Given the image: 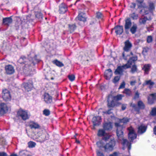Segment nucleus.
I'll return each mask as SVG.
<instances>
[{"label": "nucleus", "instance_id": "nucleus-3", "mask_svg": "<svg viewBox=\"0 0 156 156\" xmlns=\"http://www.w3.org/2000/svg\"><path fill=\"white\" fill-rule=\"evenodd\" d=\"M17 116L21 118L23 120H26L29 119L30 116V113L27 111L20 109L17 112Z\"/></svg>", "mask_w": 156, "mask_h": 156}, {"label": "nucleus", "instance_id": "nucleus-17", "mask_svg": "<svg viewBox=\"0 0 156 156\" xmlns=\"http://www.w3.org/2000/svg\"><path fill=\"white\" fill-rule=\"evenodd\" d=\"M151 20L150 17H147V16H142L140 19L139 20V23L141 24H145L147 21Z\"/></svg>", "mask_w": 156, "mask_h": 156}, {"label": "nucleus", "instance_id": "nucleus-28", "mask_svg": "<svg viewBox=\"0 0 156 156\" xmlns=\"http://www.w3.org/2000/svg\"><path fill=\"white\" fill-rule=\"evenodd\" d=\"M150 65L149 64L145 65H144L143 69L145 71V73L146 74L148 73V71H149Z\"/></svg>", "mask_w": 156, "mask_h": 156}, {"label": "nucleus", "instance_id": "nucleus-12", "mask_svg": "<svg viewBox=\"0 0 156 156\" xmlns=\"http://www.w3.org/2000/svg\"><path fill=\"white\" fill-rule=\"evenodd\" d=\"M6 73L8 74H12L14 72V69L11 65H8L5 67Z\"/></svg>", "mask_w": 156, "mask_h": 156}, {"label": "nucleus", "instance_id": "nucleus-45", "mask_svg": "<svg viewBox=\"0 0 156 156\" xmlns=\"http://www.w3.org/2000/svg\"><path fill=\"white\" fill-rule=\"evenodd\" d=\"M153 40L152 37L151 36H149L147 37V42L148 43L151 42Z\"/></svg>", "mask_w": 156, "mask_h": 156}, {"label": "nucleus", "instance_id": "nucleus-35", "mask_svg": "<svg viewBox=\"0 0 156 156\" xmlns=\"http://www.w3.org/2000/svg\"><path fill=\"white\" fill-rule=\"evenodd\" d=\"M123 93L125 94L127 96H129L131 94V91L129 89H125Z\"/></svg>", "mask_w": 156, "mask_h": 156}, {"label": "nucleus", "instance_id": "nucleus-30", "mask_svg": "<svg viewBox=\"0 0 156 156\" xmlns=\"http://www.w3.org/2000/svg\"><path fill=\"white\" fill-rule=\"evenodd\" d=\"M130 16L133 20H137L138 18V15L133 12L130 15Z\"/></svg>", "mask_w": 156, "mask_h": 156}, {"label": "nucleus", "instance_id": "nucleus-9", "mask_svg": "<svg viewBox=\"0 0 156 156\" xmlns=\"http://www.w3.org/2000/svg\"><path fill=\"white\" fill-rule=\"evenodd\" d=\"M44 99L45 103H51L52 102V98L48 94L45 93L44 95Z\"/></svg>", "mask_w": 156, "mask_h": 156}, {"label": "nucleus", "instance_id": "nucleus-51", "mask_svg": "<svg viewBox=\"0 0 156 156\" xmlns=\"http://www.w3.org/2000/svg\"><path fill=\"white\" fill-rule=\"evenodd\" d=\"M0 156H7V154L5 152H0Z\"/></svg>", "mask_w": 156, "mask_h": 156}, {"label": "nucleus", "instance_id": "nucleus-27", "mask_svg": "<svg viewBox=\"0 0 156 156\" xmlns=\"http://www.w3.org/2000/svg\"><path fill=\"white\" fill-rule=\"evenodd\" d=\"M137 29V26L136 24H134L130 29V31L132 34H134L135 33Z\"/></svg>", "mask_w": 156, "mask_h": 156}, {"label": "nucleus", "instance_id": "nucleus-57", "mask_svg": "<svg viewBox=\"0 0 156 156\" xmlns=\"http://www.w3.org/2000/svg\"><path fill=\"white\" fill-rule=\"evenodd\" d=\"M132 6H131V7L132 8H135L136 6V4L134 3H132Z\"/></svg>", "mask_w": 156, "mask_h": 156}, {"label": "nucleus", "instance_id": "nucleus-49", "mask_svg": "<svg viewBox=\"0 0 156 156\" xmlns=\"http://www.w3.org/2000/svg\"><path fill=\"white\" fill-rule=\"evenodd\" d=\"M119 153L117 152H114L113 153L110 154L109 156H119Z\"/></svg>", "mask_w": 156, "mask_h": 156}, {"label": "nucleus", "instance_id": "nucleus-21", "mask_svg": "<svg viewBox=\"0 0 156 156\" xmlns=\"http://www.w3.org/2000/svg\"><path fill=\"white\" fill-rule=\"evenodd\" d=\"M131 25V22L129 18H128L125 21V28L126 30L129 29Z\"/></svg>", "mask_w": 156, "mask_h": 156}, {"label": "nucleus", "instance_id": "nucleus-18", "mask_svg": "<svg viewBox=\"0 0 156 156\" xmlns=\"http://www.w3.org/2000/svg\"><path fill=\"white\" fill-rule=\"evenodd\" d=\"M154 84V82L152 81L151 80H149L145 81L144 83H143V85L144 86L147 85L151 88L152 87Z\"/></svg>", "mask_w": 156, "mask_h": 156}, {"label": "nucleus", "instance_id": "nucleus-43", "mask_svg": "<svg viewBox=\"0 0 156 156\" xmlns=\"http://www.w3.org/2000/svg\"><path fill=\"white\" fill-rule=\"evenodd\" d=\"M120 78L119 76H117L115 77L113 80V82L115 83H116L119 80Z\"/></svg>", "mask_w": 156, "mask_h": 156}, {"label": "nucleus", "instance_id": "nucleus-44", "mask_svg": "<svg viewBox=\"0 0 156 156\" xmlns=\"http://www.w3.org/2000/svg\"><path fill=\"white\" fill-rule=\"evenodd\" d=\"M43 114L46 116H48L50 114V111L48 109H45L43 112Z\"/></svg>", "mask_w": 156, "mask_h": 156}, {"label": "nucleus", "instance_id": "nucleus-59", "mask_svg": "<svg viewBox=\"0 0 156 156\" xmlns=\"http://www.w3.org/2000/svg\"><path fill=\"white\" fill-rule=\"evenodd\" d=\"M20 154L21 155H22L23 154H24L25 153V151H20Z\"/></svg>", "mask_w": 156, "mask_h": 156}, {"label": "nucleus", "instance_id": "nucleus-15", "mask_svg": "<svg viewBox=\"0 0 156 156\" xmlns=\"http://www.w3.org/2000/svg\"><path fill=\"white\" fill-rule=\"evenodd\" d=\"M114 29L115 30V32L117 34H121L123 32V28L122 26H117L112 29V31Z\"/></svg>", "mask_w": 156, "mask_h": 156}, {"label": "nucleus", "instance_id": "nucleus-29", "mask_svg": "<svg viewBox=\"0 0 156 156\" xmlns=\"http://www.w3.org/2000/svg\"><path fill=\"white\" fill-rule=\"evenodd\" d=\"M114 100V99L112 101L110 102L108 99V106L109 107H113L116 105L115 103Z\"/></svg>", "mask_w": 156, "mask_h": 156}, {"label": "nucleus", "instance_id": "nucleus-54", "mask_svg": "<svg viewBox=\"0 0 156 156\" xmlns=\"http://www.w3.org/2000/svg\"><path fill=\"white\" fill-rule=\"evenodd\" d=\"M103 113L105 114H110L111 113V109L108 110V111L104 112Z\"/></svg>", "mask_w": 156, "mask_h": 156}, {"label": "nucleus", "instance_id": "nucleus-61", "mask_svg": "<svg viewBox=\"0 0 156 156\" xmlns=\"http://www.w3.org/2000/svg\"><path fill=\"white\" fill-rule=\"evenodd\" d=\"M153 94V96H154V98L155 100H156V93Z\"/></svg>", "mask_w": 156, "mask_h": 156}, {"label": "nucleus", "instance_id": "nucleus-55", "mask_svg": "<svg viewBox=\"0 0 156 156\" xmlns=\"http://www.w3.org/2000/svg\"><path fill=\"white\" fill-rule=\"evenodd\" d=\"M42 141H44L45 140H47V138H46V137H44L45 136V135L43 134L42 135Z\"/></svg>", "mask_w": 156, "mask_h": 156}, {"label": "nucleus", "instance_id": "nucleus-50", "mask_svg": "<svg viewBox=\"0 0 156 156\" xmlns=\"http://www.w3.org/2000/svg\"><path fill=\"white\" fill-rule=\"evenodd\" d=\"M97 154L98 156H104L102 152L98 151H97Z\"/></svg>", "mask_w": 156, "mask_h": 156}, {"label": "nucleus", "instance_id": "nucleus-32", "mask_svg": "<svg viewBox=\"0 0 156 156\" xmlns=\"http://www.w3.org/2000/svg\"><path fill=\"white\" fill-rule=\"evenodd\" d=\"M123 96V95L121 94L117 95L114 97V100L117 101L121 100Z\"/></svg>", "mask_w": 156, "mask_h": 156}, {"label": "nucleus", "instance_id": "nucleus-14", "mask_svg": "<svg viewBox=\"0 0 156 156\" xmlns=\"http://www.w3.org/2000/svg\"><path fill=\"white\" fill-rule=\"evenodd\" d=\"M76 20H79L80 21L84 22L86 21V18L85 16V14L83 12L80 13L77 17L76 18Z\"/></svg>", "mask_w": 156, "mask_h": 156}, {"label": "nucleus", "instance_id": "nucleus-4", "mask_svg": "<svg viewBox=\"0 0 156 156\" xmlns=\"http://www.w3.org/2000/svg\"><path fill=\"white\" fill-rule=\"evenodd\" d=\"M129 131L128 137L129 139L132 141L136 138V134L133 128L130 126L128 128Z\"/></svg>", "mask_w": 156, "mask_h": 156}, {"label": "nucleus", "instance_id": "nucleus-53", "mask_svg": "<svg viewBox=\"0 0 156 156\" xmlns=\"http://www.w3.org/2000/svg\"><path fill=\"white\" fill-rule=\"evenodd\" d=\"M126 107V105L123 104L122 105V108L123 110H125Z\"/></svg>", "mask_w": 156, "mask_h": 156}, {"label": "nucleus", "instance_id": "nucleus-25", "mask_svg": "<svg viewBox=\"0 0 156 156\" xmlns=\"http://www.w3.org/2000/svg\"><path fill=\"white\" fill-rule=\"evenodd\" d=\"M67 10V8L65 5L62 4L60 6L59 12L60 13L62 14L65 13Z\"/></svg>", "mask_w": 156, "mask_h": 156}, {"label": "nucleus", "instance_id": "nucleus-16", "mask_svg": "<svg viewBox=\"0 0 156 156\" xmlns=\"http://www.w3.org/2000/svg\"><path fill=\"white\" fill-rule=\"evenodd\" d=\"M112 72L111 69H108L106 70L105 73V78L108 80H109L112 76Z\"/></svg>", "mask_w": 156, "mask_h": 156}, {"label": "nucleus", "instance_id": "nucleus-23", "mask_svg": "<svg viewBox=\"0 0 156 156\" xmlns=\"http://www.w3.org/2000/svg\"><path fill=\"white\" fill-rule=\"evenodd\" d=\"M12 22V20L10 17L6 18L3 19V23L5 25H9Z\"/></svg>", "mask_w": 156, "mask_h": 156}, {"label": "nucleus", "instance_id": "nucleus-37", "mask_svg": "<svg viewBox=\"0 0 156 156\" xmlns=\"http://www.w3.org/2000/svg\"><path fill=\"white\" fill-rule=\"evenodd\" d=\"M149 49L147 47H146L143 48L142 51V54L144 55L145 56L147 54V52L148 51Z\"/></svg>", "mask_w": 156, "mask_h": 156}, {"label": "nucleus", "instance_id": "nucleus-41", "mask_svg": "<svg viewBox=\"0 0 156 156\" xmlns=\"http://www.w3.org/2000/svg\"><path fill=\"white\" fill-rule=\"evenodd\" d=\"M131 80H131L130 82V84L131 86H134V85L136 83V81L134 79V77H131Z\"/></svg>", "mask_w": 156, "mask_h": 156}, {"label": "nucleus", "instance_id": "nucleus-60", "mask_svg": "<svg viewBox=\"0 0 156 156\" xmlns=\"http://www.w3.org/2000/svg\"><path fill=\"white\" fill-rule=\"evenodd\" d=\"M122 56H123V57L124 58V59L125 60H126L127 58L125 57V53L124 52H123L122 54Z\"/></svg>", "mask_w": 156, "mask_h": 156}, {"label": "nucleus", "instance_id": "nucleus-52", "mask_svg": "<svg viewBox=\"0 0 156 156\" xmlns=\"http://www.w3.org/2000/svg\"><path fill=\"white\" fill-rule=\"evenodd\" d=\"M149 6L150 9L152 10L154 9V5L153 3H151L149 5Z\"/></svg>", "mask_w": 156, "mask_h": 156}, {"label": "nucleus", "instance_id": "nucleus-10", "mask_svg": "<svg viewBox=\"0 0 156 156\" xmlns=\"http://www.w3.org/2000/svg\"><path fill=\"white\" fill-rule=\"evenodd\" d=\"M125 46L124 47V50L125 51H129L132 47L131 43L127 40L125 42Z\"/></svg>", "mask_w": 156, "mask_h": 156}, {"label": "nucleus", "instance_id": "nucleus-20", "mask_svg": "<svg viewBox=\"0 0 156 156\" xmlns=\"http://www.w3.org/2000/svg\"><path fill=\"white\" fill-rule=\"evenodd\" d=\"M103 127L106 130H110L112 128V123L109 122L105 123L103 125Z\"/></svg>", "mask_w": 156, "mask_h": 156}, {"label": "nucleus", "instance_id": "nucleus-1", "mask_svg": "<svg viewBox=\"0 0 156 156\" xmlns=\"http://www.w3.org/2000/svg\"><path fill=\"white\" fill-rule=\"evenodd\" d=\"M115 126L117 127V135L119 140L122 141V143L124 147H127L129 150L131 149V144L123 138V127L119 123H115Z\"/></svg>", "mask_w": 156, "mask_h": 156}, {"label": "nucleus", "instance_id": "nucleus-64", "mask_svg": "<svg viewBox=\"0 0 156 156\" xmlns=\"http://www.w3.org/2000/svg\"><path fill=\"white\" fill-rule=\"evenodd\" d=\"M76 142L77 143L79 144L80 143V141L77 140H76Z\"/></svg>", "mask_w": 156, "mask_h": 156}, {"label": "nucleus", "instance_id": "nucleus-63", "mask_svg": "<svg viewBox=\"0 0 156 156\" xmlns=\"http://www.w3.org/2000/svg\"><path fill=\"white\" fill-rule=\"evenodd\" d=\"M131 106L133 107H134V108H135V107L136 106V105L134 104H131Z\"/></svg>", "mask_w": 156, "mask_h": 156}, {"label": "nucleus", "instance_id": "nucleus-6", "mask_svg": "<svg viewBox=\"0 0 156 156\" xmlns=\"http://www.w3.org/2000/svg\"><path fill=\"white\" fill-rule=\"evenodd\" d=\"M98 135L99 136H103V140L105 141L108 140L111 136L109 134L106 133L104 130L102 129H100L98 130Z\"/></svg>", "mask_w": 156, "mask_h": 156}, {"label": "nucleus", "instance_id": "nucleus-33", "mask_svg": "<svg viewBox=\"0 0 156 156\" xmlns=\"http://www.w3.org/2000/svg\"><path fill=\"white\" fill-rule=\"evenodd\" d=\"M138 106L140 109H144V105L143 103L141 101H139L138 103Z\"/></svg>", "mask_w": 156, "mask_h": 156}, {"label": "nucleus", "instance_id": "nucleus-7", "mask_svg": "<svg viewBox=\"0 0 156 156\" xmlns=\"http://www.w3.org/2000/svg\"><path fill=\"white\" fill-rule=\"evenodd\" d=\"M2 96L3 99L5 101L10 100L11 96L9 90L6 89L2 90Z\"/></svg>", "mask_w": 156, "mask_h": 156}, {"label": "nucleus", "instance_id": "nucleus-56", "mask_svg": "<svg viewBox=\"0 0 156 156\" xmlns=\"http://www.w3.org/2000/svg\"><path fill=\"white\" fill-rule=\"evenodd\" d=\"M139 97V94L138 92H136L135 94V98H138Z\"/></svg>", "mask_w": 156, "mask_h": 156}, {"label": "nucleus", "instance_id": "nucleus-42", "mask_svg": "<svg viewBox=\"0 0 156 156\" xmlns=\"http://www.w3.org/2000/svg\"><path fill=\"white\" fill-rule=\"evenodd\" d=\"M137 71V68L136 66L134 65H133L131 69V72L133 73Z\"/></svg>", "mask_w": 156, "mask_h": 156}, {"label": "nucleus", "instance_id": "nucleus-24", "mask_svg": "<svg viewBox=\"0 0 156 156\" xmlns=\"http://www.w3.org/2000/svg\"><path fill=\"white\" fill-rule=\"evenodd\" d=\"M155 100L153 94H150L148 98V103L150 104H152L154 102Z\"/></svg>", "mask_w": 156, "mask_h": 156}, {"label": "nucleus", "instance_id": "nucleus-58", "mask_svg": "<svg viewBox=\"0 0 156 156\" xmlns=\"http://www.w3.org/2000/svg\"><path fill=\"white\" fill-rule=\"evenodd\" d=\"M154 133L156 135V126H155L154 129Z\"/></svg>", "mask_w": 156, "mask_h": 156}, {"label": "nucleus", "instance_id": "nucleus-34", "mask_svg": "<svg viewBox=\"0 0 156 156\" xmlns=\"http://www.w3.org/2000/svg\"><path fill=\"white\" fill-rule=\"evenodd\" d=\"M28 144L29 147L30 148H33L35 147L36 144L35 143L32 141L29 142Z\"/></svg>", "mask_w": 156, "mask_h": 156}, {"label": "nucleus", "instance_id": "nucleus-38", "mask_svg": "<svg viewBox=\"0 0 156 156\" xmlns=\"http://www.w3.org/2000/svg\"><path fill=\"white\" fill-rule=\"evenodd\" d=\"M69 27L70 32H73L76 28V26L75 24L69 25Z\"/></svg>", "mask_w": 156, "mask_h": 156}, {"label": "nucleus", "instance_id": "nucleus-62", "mask_svg": "<svg viewBox=\"0 0 156 156\" xmlns=\"http://www.w3.org/2000/svg\"><path fill=\"white\" fill-rule=\"evenodd\" d=\"M10 156H18L16 154H12Z\"/></svg>", "mask_w": 156, "mask_h": 156}, {"label": "nucleus", "instance_id": "nucleus-26", "mask_svg": "<svg viewBox=\"0 0 156 156\" xmlns=\"http://www.w3.org/2000/svg\"><path fill=\"white\" fill-rule=\"evenodd\" d=\"M52 63L57 66L59 67H62L64 66V64L58 60L57 59L55 60L52 61Z\"/></svg>", "mask_w": 156, "mask_h": 156}, {"label": "nucleus", "instance_id": "nucleus-48", "mask_svg": "<svg viewBox=\"0 0 156 156\" xmlns=\"http://www.w3.org/2000/svg\"><path fill=\"white\" fill-rule=\"evenodd\" d=\"M125 85V83L124 82H123L120 85V86L119 89H120L123 88H124Z\"/></svg>", "mask_w": 156, "mask_h": 156}, {"label": "nucleus", "instance_id": "nucleus-8", "mask_svg": "<svg viewBox=\"0 0 156 156\" xmlns=\"http://www.w3.org/2000/svg\"><path fill=\"white\" fill-rule=\"evenodd\" d=\"M8 108L7 105L4 103H1L0 104V114H4L7 112Z\"/></svg>", "mask_w": 156, "mask_h": 156}, {"label": "nucleus", "instance_id": "nucleus-2", "mask_svg": "<svg viewBox=\"0 0 156 156\" xmlns=\"http://www.w3.org/2000/svg\"><path fill=\"white\" fill-rule=\"evenodd\" d=\"M137 59L136 56L131 58L128 61L127 63L122 66H118L115 70V73L116 74H121L122 73L123 70L129 68L134 63L135 61Z\"/></svg>", "mask_w": 156, "mask_h": 156}, {"label": "nucleus", "instance_id": "nucleus-22", "mask_svg": "<svg viewBox=\"0 0 156 156\" xmlns=\"http://www.w3.org/2000/svg\"><path fill=\"white\" fill-rule=\"evenodd\" d=\"M29 126L31 129H36L40 127L39 125L37 123L34 122H30L29 125Z\"/></svg>", "mask_w": 156, "mask_h": 156}, {"label": "nucleus", "instance_id": "nucleus-5", "mask_svg": "<svg viewBox=\"0 0 156 156\" xmlns=\"http://www.w3.org/2000/svg\"><path fill=\"white\" fill-rule=\"evenodd\" d=\"M115 145L114 140H111V141L107 144L104 147V148L106 151H112L113 149V147Z\"/></svg>", "mask_w": 156, "mask_h": 156}, {"label": "nucleus", "instance_id": "nucleus-36", "mask_svg": "<svg viewBox=\"0 0 156 156\" xmlns=\"http://www.w3.org/2000/svg\"><path fill=\"white\" fill-rule=\"evenodd\" d=\"M97 145L98 147H104V143L103 141V140L99 141L97 143Z\"/></svg>", "mask_w": 156, "mask_h": 156}, {"label": "nucleus", "instance_id": "nucleus-39", "mask_svg": "<svg viewBox=\"0 0 156 156\" xmlns=\"http://www.w3.org/2000/svg\"><path fill=\"white\" fill-rule=\"evenodd\" d=\"M148 9V8L146 7L143 8L141 10L140 12L141 13H142V14H147L148 12L146 11Z\"/></svg>", "mask_w": 156, "mask_h": 156}, {"label": "nucleus", "instance_id": "nucleus-47", "mask_svg": "<svg viewBox=\"0 0 156 156\" xmlns=\"http://www.w3.org/2000/svg\"><path fill=\"white\" fill-rule=\"evenodd\" d=\"M102 17V14L100 12H97L96 13V17L98 19L101 18Z\"/></svg>", "mask_w": 156, "mask_h": 156}, {"label": "nucleus", "instance_id": "nucleus-46", "mask_svg": "<svg viewBox=\"0 0 156 156\" xmlns=\"http://www.w3.org/2000/svg\"><path fill=\"white\" fill-rule=\"evenodd\" d=\"M68 77L69 80L72 81H73L75 79V76L73 75H69Z\"/></svg>", "mask_w": 156, "mask_h": 156}, {"label": "nucleus", "instance_id": "nucleus-40", "mask_svg": "<svg viewBox=\"0 0 156 156\" xmlns=\"http://www.w3.org/2000/svg\"><path fill=\"white\" fill-rule=\"evenodd\" d=\"M150 114L152 116L156 115V108H152Z\"/></svg>", "mask_w": 156, "mask_h": 156}, {"label": "nucleus", "instance_id": "nucleus-13", "mask_svg": "<svg viewBox=\"0 0 156 156\" xmlns=\"http://www.w3.org/2000/svg\"><path fill=\"white\" fill-rule=\"evenodd\" d=\"M23 85L26 90L27 91H30L33 87V84L32 82L24 83L23 84Z\"/></svg>", "mask_w": 156, "mask_h": 156}, {"label": "nucleus", "instance_id": "nucleus-19", "mask_svg": "<svg viewBox=\"0 0 156 156\" xmlns=\"http://www.w3.org/2000/svg\"><path fill=\"white\" fill-rule=\"evenodd\" d=\"M147 129L146 126L143 125H141L138 128V133H139L142 134L145 132Z\"/></svg>", "mask_w": 156, "mask_h": 156}, {"label": "nucleus", "instance_id": "nucleus-31", "mask_svg": "<svg viewBox=\"0 0 156 156\" xmlns=\"http://www.w3.org/2000/svg\"><path fill=\"white\" fill-rule=\"evenodd\" d=\"M117 120L119 122V123H125L129 121V119L127 118H124L122 119H117Z\"/></svg>", "mask_w": 156, "mask_h": 156}, {"label": "nucleus", "instance_id": "nucleus-11", "mask_svg": "<svg viewBox=\"0 0 156 156\" xmlns=\"http://www.w3.org/2000/svg\"><path fill=\"white\" fill-rule=\"evenodd\" d=\"M101 118L100 116L94 117L92 119V121L94 126L99 125L101 121Z\"/></svg>", "mask_w": 156, "mask_h": 156}]
</instances>
